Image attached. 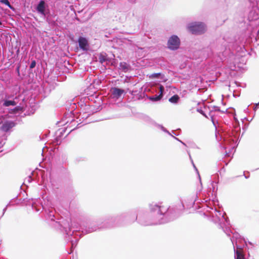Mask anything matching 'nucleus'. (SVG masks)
I'll list each match as a JSON object with an SVG mask.
<instances>
[{
	"label": "nucleus",
	"mask_w": 259,
	"mask_h": 259,
	"mask_svg": "<svg viewBox=\"0 0 259 259\" xmlns=\"http://www.w3.org/2000/svg\"><path fill=\"white\" fill-rule=\"evenodd\" d=\"M181 41L179 37L176 35H171L167 41V48L170 50H177L180 46Z\"/></svg>",
	"instance_id": "nucleus-7"
},
{
	"label": "nucleus",
	"mask_w": 259,
	"mask_h": 259,
	"mask_svg": "<svg viewBox=\"0 0 259 259\" xmlns=\"http://www.w3.org/2000/svg\"><path fill=\"white\" fill-rule=\"evenodd\" d=\"M0 3L3 4L7 6H8L11 9H12V10L13 9V7L10 4L9 0H0Z\"/></svg>",
	"instance_id": "nucleus-22"
},
{
	"label": "nucleus",
	"mask_w": 259,
	"mask_h": 259,
	"mask_svg": "<svg viewBox=\"0 0 259 259\" xmlns=\"http://www.w3.org/2000/svg\"><path fill=\"white\" fill-rule=\"evenodd\" d=\"M225 152L226 153V155H227V156H230L229 154L228 153H227V151H225Z\"/></svg>",
	"instance_id": "nucleus-39"
},
{
	"label": "nucleus",
	"mask_w": 259,
	"mask_h": 259,
	"mask_svg": "<svg viewBox=\"0 0 259 259\" xmlns=\"http://www.w3.org/2000/svg\"><path fill=\"white\" fill-rule=\"evenodd\" d=\"M138 214L135 211H130L128 212L123 213L119 216H117L114 219L111 218V220L114 222H117V224L119 222L125 220L127 223H132L138 220Z\"/></svg>",
	"instance_id": "nucleus-5"
},
{
	"label": "nucleus",
	"mask_w": 259,
	"mask_h": 259,
	"mask_svg": "<svg viewBox=\"0 0 259 259\" xmlns=\"http://www.w3.org/2000/svg\"><path fill=\"white\" fill-rule=\"evenodd\" d=\"M36 63L35 60H32L30 64V66H29V68L30 69L34 68L36 66Z\"/></svg>",
	"instance_id": "nucleus-26"
},
{
	"label": "nucleus",
	"mask_w": 259,
	"mask_h": 259,
	"mask_svg": "<svg viewBox=\"0 0 259 259\" xmlns=\"http://www.w3.org/2000/svg\"><path fill=\"white\" fill-rule=\"evenodd\" d=\"M208 49L210 50V52L208 53V56L214 53H220L225 50L224 46L220 44H217L214 42L211 43Z\"/></svg>",
	"instance_id": "nucleus-9"
},
{
	"label": "nucleus",
	"mask_w": 259,
	"mask_h": 259,
	"mask_svg": "<svg viewBox=\"0 0 259 259\" xmlns=\"http://www.w3.org/2000/svg\"><path fill=\"white\" fill-rule=\"evenodd\" d=\"M190 199L191 201L190 202V205L193 206L195 202L198 199L197 194H194L193 196H191Z\"/></svg>",
	"instance_id": "nucleus-20"
},
{
	"label": "nucleus",
	"mask_w": 259,
	"mask_h": 259,
	"mask_svg": "<svg viewBox=\"0 0 259 259\" xmlns=\"http://www.w3.org/2000/svg\"><path fill=\"white\" fill-rule=\"evenodd\" d=\"M161 75L160 73H155L152 74L150 77L152 78H158Z\"/></svg>",
	"instance_id": "nucleus-24"
},
{
	"label": "nucleus",
	"mask_w": 259,
	"mask_h": 259,
	"mask_svg": "<svg viewBox=\"0 0 259 259\" xmlns=\"http://www.w3.org/2000/svg\"><path fill=\"white\" fill-rule=\"evenodd\" d=\"M8 205H7L3 209V215L5 213V212H6L7 209V206H8Z\"/></svg>",
	"instance_id": "nucleus-36"
},
{
	"label": "nucleus",
	"mask_w": 259,
	"mask_h": 259,
	"mask_svg": "<svg viewBox=\"0 0 259 259\" xmlns=\"http://www.w3.org/2000/svg\"><path fill=\"white\" fill-rule=\"evenodd\" d=\"M119 69L123 72H127L131 69V66L128 63L122 62L119 63Z\"/></svg>",
	"instance_id": "nucleus-16"
},
{
	"label": "nucleus",
	"mask_w": 259,
	"mask_h": 259,
	"mask_svg": "<svg viewBox=\"0 0 259 259\" xmlns=\"http://www.w3.org/2000/svg\"><path fill=\"white\" fill-rule=\"evenodd\" d=\"M48 7V5L46 3L45 1L40 0L36 7V10L38 13L44 16H46L49 13L46 12Z\"/></svg>",
	"instance_id": "nucleus-8"
},
{
	"label": "nucleus",
	"mask_w": 259,
	"mask_h": 259,
	"mask_svg": "<svg viewBox=\"0 0 259 259\" xmlns=\"http://www.w3.org/2000/svg\"><path fill=\"white\" fill-rule=\"evenodd\" d=\"M213 110H211L210 112H209V114L210 115V116H211V121L213 123V124L214 125L215 129L217 130V126H216V123H218V121H215L214 119L213 118V116L211 115L212 112Z\"/></svg>",
	"instance_id": "nucleus-25"
},
{
	"label": "nucleus",
	"mask_w": 259,
	"mask_h": 259,
	"mask_svg": "<svg viewBox=\"0 0 259 259\" xmlns=\"http://www.w3.org/2000/svg\"><path fill=\"white\" fill-rule=\"evenodd\" d=\"M202 203H204L203 206H206V211L209 212L210 215L212 217L213 221L215 223H218L219 226L222 228L223 231L228 236H230L232 233L229 226V221L228 217H225L226 213L221 210H218L215 207L213 208V205L215 204V201L214 200L210 201V199H208L206 198L201 199Z\"/></svg>",
	"instance_id": "nucleus-3"
},
{
	"label": "nucleus",
	"mask_w": 259,
	"mask_h": 259,
	"mask_svg": "<svg viewBox=\"0 0 259 259\" xmlns=\"http://www.w3.org/2000/svg\"><path fill=\"white\" fill-rule=\"evenodd\" d=\"M112 96L113 98L119 99L123 93L124 92V90L116 87L111 88Z\"/></svg>",
	"instance_id": "nucleus-14"
},
{
	"label": "nucleus",
	"mask_w": 259,
	"mask_h": 259,
	"mask_svg": "<svg viewBox=\"0 0 259 259\" xmlns=\"http://www.w3.org/2000/svg\"><path fill=\"white\" fill-rule=\"evenodd\" d=\"M150 212L140 211L138 213V222L147 226L166 223L174 220L180 213L175 208L168 207L162 203L152 202L150 204Z\"/></svg>",
	"instance_id": "nucleus-1"
},
{
	"label": "nucleus",
	"mask_w": 259,
	"mask_h": 259,
	"mask_svg": "<svg viewBox=\"0 0 259 259\" xmlns=\"http://www.w3.org/2000/svg\"><path fill=\"white\" fill-rule=\"evenodd\" d=\"M220 146L224 149H226L227 148L225 146H223L221 144H220Z\"/></svg>",
	"instance_id": "nucleus-38"
},
{
	"label": "nucleus",
	"mask_w": 259,
	"mask_h": 259,
	"mask_svg": "<svg viewBox=\"0 0 259 259\" xmlns=\"http://www.w3.org/2000/svg\"><path fill=\"white\" fill-rule=\"evenodd\" d=\"M172 137H173L175 139L177 140V141H179L180 142H181L182 144H183L185 146H186V144L185 143H184L183 142H182L181 140H180V139H179L178 138H176V137H174V136H172L171 134L170 135Z\"/></svg>",
	"instance_id": "nucleus-31"
},
{
	"label": "nucleus",
	"mask_w": 259,
	"mask_h": 259,
	"mask_svg": "<svg viewBox=\"0 0 259 259\" xmlns=\"http://www.w3.org/2000/svg\"><path fill=\"white\" fill-rule=\"evenodd\" d=\"M79 47L83 51H88L89 50L88 40L85 37L79 36L78 39Z\"/></svg>",
	"instance_id": "nucleus-10"
},
{
	"label": "nucleus",
	"mask_w": 259,
	"mask_h": 259,
	"mask_svg": "<svg viewBox=\"0 0 259 259\" xmlns=\"http://www.w3.org/2000/svg\"><path fill=\"white\" fill-rule=\"evenodd\" d=\"M60 225L63 228L66 233L65 239L68 242H70L71 249L76 247L79 238L83 234L92 233L99 229L109 228L113 226L107 225L105 223L103 224L101 220L90 222L87 225H78V223L71 222V225H68V229L63 226L62 224H60Z\"/></svg>",
	"instance_id": "nucleus-2"
},
{
	"label": "nucleus",
	"mask_w": 259,
	"mask_h": 259,
	"mask_svg": "<svg viewBox=\"0 0 259 259\" xmlns=\"http://www.w3.org/2000/svg\"><path fill=\"white\" fill-rule=\"evenodd\" d=\"M98 59L99 62L102 64L106 61H109L106 54L104 53H101L99 54Z\"/></svg>",
	"instance_id": "nucleus-17"
},
{
	"label": "nucleus",
	"mask_w": 259,
	"mask_h": 259,
	"mask_svg": "<svg viewBox=\"0 0 259 259\" xmlns=\"http://www.w3.org/2000/svg\"><path fill=\"white\" fill-rule=\"evenodd\" d=\"M144 119L145 120V121L148 122L149 123L161 129L163 132L168 134L169 135H171L170 133L168 130H167L163 125L157 123L154 120L151 119L149 116H145L144 117Z\"/></svg>",
	"instance_id": "nucleus-11"
},
{
	"label": "nucleus",
	"mask_w": 259,
	"mask_h": 259,
	"mask_svg": "<svg viewBox=\"0 0 259 259\" xmlns=\"http://www.w3.org/2000/svg\"><path fill=\"white\" fill-rule=\"evenodd\" d=\"M258 107H259V102L257 103H255L254 105L253 109L254 111H255Z\"/></svg>",
	"instance_id": "nucleus-30"
},
{
	"label": "nucleus",
	"mask_w": 259,
	"mask_h": 259,
	"mask_svg": "<svg viewBox=\"0 0 259 259\" xmlns=\"http://www.w3.org/2000/svg\"><path fill=\"white\" fill-rule=\"evenodd\" d=\"M144 119L145 120V121L148 122L149 123L161 129L163 132L168 134L169 135H171L170 133L168 130H167L163 125L157 123L154 120L151 119L149 116H145L144 117Z\"/></svg>",
	"instance_id": "nucleus-12"
},
{
	"label": "nucleus",
	"mask_w": 259,
	"mask_h": 259,
	"mask_svg": "<svg viewBox=\"0 0 259 259\" xmlns=\"http://www.w3.org/2000/svg\"><path fill=\"white\" fill-rule=\"evenodd\" d=\"M245 178L246 179H247V178H248V177H247V176H245Z\"/></svg>",
	"instance_id": "nucleus-44"
},
{
	"label": "nucleus",
	"mask_w": 259,
	"mask_h": 259,
	"mask_svg": "<svg viewBox=\"0 0 259 259\" xmlns=\"http://www.w3.org/2000/svg\"><path fill=\"white\" fill-rule=\"evenodd\" d=\"M19 109H20V107H19V106H17L14 108V111H18L19 110Z\"/></svg>",
	"instance_id": "nucleus-35"
},
{
	"label": "nucleus",
	"mask_w": 259,
	"mask_h": 259,
	"mask_svg": "<svg viewBox=\"0 0 259 259\" xmlns=\"http://www.w3.org/2000/svg\"><path fill=\"white\" fill-rule=\"evenodd\" d=\"M193 167L194 168V169H195V171H196V172H197V175H198V178H199V179L200 184H201V185H202V183H201V181L200 176V175H199V172H198V169H197V167H196V166H195V164H193Z\"/></svg>",
	"instance_id": "nucleus-27"
},
{
	"label": "nucleus",
	"mask_w": 259,
	"mask_h": 259,
	"mask_svg": "<svg viewBox=\"0 0 259 259\" xmlns=\"http://www.w3.org/2000/svg\"><path fill=\"white\" fill-rule=\"evenodd\" d=\"M188 154H189V158H190V159L191 160V163H192V165H193V164H194V162H193V160L192 159V157H191V156L190 155V153L189 152H188Z\"/></svg>",
	"instance_id": "nucleus-33"
},
{
	"label": "nucleus",
	"mask_w": 259,
	"mask_h": 259,
	"mask_svg": "<svg viewBox=\"0 0 259 259\" xmlns=\"http://www.w3.org/2000/svg\"><path fill=\"white\" fill-rule=\"evenodd\" d=\"M15 126V123L13 121H7L1 126L0 130L4 132H8Z\"/></svg>",
	"instance_id": "nucleus-13"
},
{
	"label": "nucleus",
	"mask_w": 259,
	"mask_h": 259,
	"mask_svg": "<svg viewBox=\"0 0 259 259\" xmlns=\"http://www.w3.org/2000/svg\"><path fill=\"white\" fill-rule=\"evenodd\" d=\"M230 239L234 246L235 259H246L242 253V248L246 245L244 239L237 232L233 233Z\"/></svg>",
	"instance_id": "nucleus-4"
},
{
	"label": "nucleus",
	"mask_w": 259,
	"mask_h": 259,
	"mask_svg": "<svg viewBox=\"0 0 259 259\" xmlns=\"http://www.w3.org/2000/svg\"><path fill=\"white\" fill-rule=\"evenodd\" d=\"M32 208L33 210H34L36 212H38L42 208V209H44L43 206L41 205V206H39V208L35 204H32Z\"/></svg>",
	"instance_id": "nucleus-23"
},
{
	"label": "nucleus",
	"mask_w": 259,
	"mask_h": 259,
	"mask_svg": "<svg viewBox=\"0 0 259 259\" xmlns=\"http://www.w3.org/2000/svg\"><path fill=\"white\" fill-rule=\"evenodd\" d=\"M55 213L56 211L54 209L52 208L48 209V212L47 214L48 219L51 221L56 222V223H59L60 224V222L56 221Z\"/></svg>",
	"instance_id": "nucleus-15"
},
{
	"label": "nucleus",
	"mask_w": 259,
	"mask_h": 259,
	"mask_svg": "<svg viewBox=\"0 0 259 259\" xmlns=\"http://www.w3.org/2000/svg\"><path fill=\"white\" fill-rule=\"evenodd\" d=\"M17 70L18 72H19V67H17Z\"/></svg>",
	"instance_id": "nucleus-41"
},
{
	"label": "nucleus",
	"mask_w": 259,
	"mask_h": 259,
	"mask_svg": "<svg viewBox=\"0 0 259 259\" xmlns=\"http://www.w3.org/2000/svg\"><path fill=\"white\" fill-rule=\"evenodd\" d=\"M2 21L0 20V26H2Z\"/></svg>",
	"instance_id": "nucleus-42"
},
{
	"label": "nucleus",
	"mask_w": 259,
	"mask_h": 259,
	"mask_svg": "<svg viewBox=\"0 0 259 259\" xmlns=\"http://www.w3.org/2000/svg\"><path fill=\"white\" fill-rule=\"evenodd\" d=\"M215 137H216V139L218 141H220V140H222V136L219 135V134L217 132L215 133Z\"/></svg>",
	"instance_id": "nucleus-29"
},
{
	"label": "nucleus",
	"mask_w": 259,
	"mask_h": 259,
	"mask_svg": "<svg viewBox=\"0 0 259 259\" xmlns=\"http://www.w3.org/2000/svg\"><path fill=\"white\" fill-rule=\"evenodd\" d=\"M162 96L160 94L159 95H155L149 97V99L154 102L158 101L161 100Z\"/></svg>",
	"instance_id": "nucleus-21"
},
{
	"label": "nucleus",
	"mask_w": 259,
	"mask_h": 259,
	"mask_svg": "<svg viewBox=\"0 0 259 259\" xmlns=\"http://www.w3.org/2000/svg\"><path fill=\"white\" fill-rule=\"evenodd\" d=\"M210 193H211V195H212V193L211 192V191H209V193L208 194V196H209V195H210Z\"/></svg>",
	"instance_id": "nucleus-40"
},
{
	"label": "nucleus",
	"mask_w": 259,
	"mask_h": 259,
	"mask_svg": "<svg viewBox=\"0 0 259 259\" xmlns=\"http://www.w3.org/2000/svg\"><path fill=\"white\" fill-rule=\"evenodd\" d=\"M197 111L199 113H200L201 114H202V115H203L204 117H205L206 118H207V115L205 114V113H204V112L202 110V109L201 108H197Z\"/></svg>",
	"instance_id": "nucleus-28"
},
{
	"label": "nucleus",
	"mask_w": 259,
	"mask_h": 259,
	"mask_svg": "<svg viewBox=\"0 0 259 259\" xmlns=\"http://www.w3.org/2000/svg\"><path fill=\"white\" fill-rule=\"evenodd\" d=\"M16 102L14 100H4L3 105L4 107H9L10 106H16Z\"/></svg>",
	"instance_id": "nucleus-18"
},
{
	"label": "nucleus",
	"mask_w": 259,
	"mask_h": 259,
	"mask_svg": "<svg viewBox=\"0 0 259 259\" xmlns=\"http://www.w3.org/2000/svg\"><path fill=\"white\" fill-rule=\"evenodd\" d=\"M181 204H182V206H180L181 207L179 209L180 210L183 209L184 208V203H183V201L181 202Z\"/></svg>",
	"instance_id": "nucleus-34"
},
{
	"label": "nucleus",
	"mask_w": 259,
	"mask_h": 259,
	"mask_svg": "<svg viewBox=\"0 0 259 259\" xmlns=\"http://www.w3.org/2000/svg\"><path fill=\"white\" fill-rule=\"evenodd\" d=\"M174 134H175L176 136H178V135L175 134L174 132H173Z\"/></svg>",
	"instance_id": "nucleus-43"
},
{
	"label": "nucleus",
	"mask_w": 259,
	"mask_h": 259,
	"mask_svg": "<svg viewBox=\"0 0 259 259\" xmlns=\"http://www.w3.org/2000/svg\"><path fill=\"white\" fill-rule=\"evenodd\" d=\"M188 29L194 34H201L205 31V24L202 22H192L188 25Z\"/></svg>",
	"instance_id": "nucleus-6"
},
{
	"label": "nucleus",
	"mask_w": 259,
	"mask_h": 259,
	"mask_svg": "<svg viewBox=\"0 0 259 259\" xmlns=\"http://www.w3.org/2000/svg\"><path fill=\"white\" fill-rule=\"evenodd\" d=\"M180 100V97L178 95H174L169 99V101L174 104H176Z\"/></svg>",
	"instance_id": "nucleus-19"
},
{
	"label": "nucleus",
	"mask_w": 259,
	"mask_h": 259,
	"mask_svg": "<svg viewBox=\"0 0 259 259\" xmlns=\"http://www.w3.org/2000/svg\"><path fill=\"white\" fill-rule=\"evenodd\" d=\"M213 110H214V111H221V110H220V108L219 107L214 106L213 107Z\"/></svg>",
	"instance_id": "nucleus-32"
},
{
	"label": "nucleus",
	"mask_w": 259,
	"mask_h": 259,
	"mask_svg": "<svg viewBox=\"0 0 259 259\" xmlns=\"http://www.w3.org/2000/svg\"><path fill=\"white\" fill-rule=\"evenodd\" d=\"M32 178L31 177H29L28 178V181L29 183H30L31 181H32Z\"/></svg>",
	"instance_id": "nucleus-37"
}]
</instances>
